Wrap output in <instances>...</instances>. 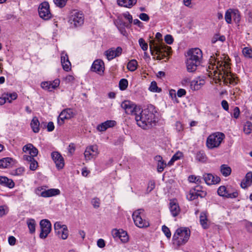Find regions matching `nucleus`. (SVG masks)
I'll use <instances>...</instances> for the list:
<instances>
[{"instance_id": "f257e3e1", "label": "nucleus", "mask_w": 252, "mask_h": 252, "mask_svg": "<svg viewBox=\"0 0 252 252\" xmlns=\"http://www.w3.org/2000/svg\"><path fill=\"white\" fill-rule=\"evenodd\" d=\"M211 70H208V76L213 78L216 83L223 82L226 85L228 84H236L235 78L230 72V63L228 61H222L221 63L218 62V64L214 69L213 65ZM209 69H211V66H209Z\"/></svg>"}, {"instance_id": "f03ea898", "label": "nucleus", "mask_w": 252, "mask_h": 252, "mask_svg": "<svg viewBox=\"0 0 252 252\" xmlns=\"http://www.w3.org/2000/svg\"><path fill=\"white\" fill-rule=\"evenodd\" d=\"M158 112L153 105H148L146 108L135 116L137 125L144 129H149L154 126L157 121Z\"/></svg>"}, {"instance_id": "7ed1b4c3", "label": "nucleus", "mask_w": 252, "mask_h": 252, "mask_svg": "<svg viewBox=\"0 0 252 252\" xmlns=\"http://www.w3.org/2000/svg\"><path fill=\"white\" fill-rule=\"evenodd\" d=\"M202 59V52L200 49L195 48L189 50L187 53L186 60L188 71L189 72L195 71L197 67L200 64Z\"/></svg>"}, {"instance_id": "20e7f679", "label": "nucleus", "mask_w": 252, "mask_h": 252, "mask_svg": "<svg viewBox=\"0 0 252 252\" xmlns=\"http://www.w3.org/2000/svg\"><path fill=\"white\" fill-rule=\"evenodd\" d=\"M149 46L152 55L158 60H161L166 57L169 55L171 50V47L163 43H155L154 40L150 41Z\"/></svg>"}, {"instance_id": "39448f33", "label": "nucleus", "mask_w": 252, "mask_h": 252, "mask_svg": "<svg viewBox=\"0 0 252 252\" xmlns=\"http://www.w3.org/2000/svg\"><path fill=\"white\" fill-rule=\"evenodd\" d=\"M190 236V231L187 228H180L176 230L173 237V244L180 246L186 244Z\"/></svg>"}, {"instance_id": "423d86ee", "label": "nucleus", "mask_w": 252, "mask_h": 252, "mask_svg": "<svg viewBox=\"0 0 252 252\" xmlns=\"http://www.w3.org/2000/svg\"><path fill=\"white\" fill-rule=\"evenodd\" d=\"M132 218L134 224L139 228H146L150 226L149 221L146 218L143 209H139L135 210L132 214Z\"/></svg>"}, {"instance_id": "0eeeda50", "label": "nucleus", "mask_w": 252, "mask_h": 252, "mask_svg": "<svg viewBox=\"0 0 252 252\" xmlns=\"http://www.w3.org/2000/svg\"><path fill=\"white\" fill-rule=\"evenodd\" d=\"M224 138L225 135L222 132H217L212 133L207 138L206 146L209 149L218 148Z\"/></svg>"}, {"instance_id": "6e6552de", "label": "nucleus", "mask_w": 252, "mask_h": 252, "mask_svg": "<svg viewBox=\"0 0 252 252\" xmlns=\"http://www.w3.org/2000/svg\"><path fill=\"white\" fill-rule=\"evenodd\" d=\"M121 107L128 115L135 116L136 114L140 112V108L129 100L123 101L121 104Z\"/></svg>"}, {"instance_id": "1a4fd4ad", "label": "nucleus", "mask_w": 252, "mask_h": 252, "mask_svg": "<svg viewBox=\"0 0 252 252\" xmlns=\"http://www.w3.org/2000/svg\"><path fill=\"white\" fill-rule=\"evenodd\" d=\"M38 13L40 17L44 20L50 19L52 15L50 12V5L48 2H42L38 7Z\"/></svg>"}, {"instance_id": "9d476101", "label": "nucleus", "mask_w": 252, "mask_h": 252, "mask_svg": "<svg viewBox=\"0 0 252 252\" xmlns=\"http://www.w3.org/2000/svg\"><path fill=\"white\" fill-rule=\"evenodd\" d=\"M54 227L55 233L59 238L63 240L67 238L68 230L66 225L63 224L62 222L59 221L55 223Z\"/></svg>"}, {"instance_id": "9b49d317", "label": "nucleus", "mask_w": 252, "mask_h": 252, "mask_svg": "<svg viewBox=\"0 0 252 252\" xmlns=\"http://www.w3.org/2000/svg\"><path fill=\"white\" fill-rule=\"evenodd\" d=\"M84 22V16L82 12L75 11L70 15L69 22L74 27L82 26Z\"/></svg>"}, {"instance_id": "f8f14e48", "label": "nucleus", "mask_w": 252, "mask_h": 252, "mask_svg": "<svg viewBox=\"0 0 252 252\" xmlns=\"http://www.w3.org/2000/svg\"><path fill=\"white\" fill-rule=\"evenodd\" d=\"M224 18L227 24L231 23L232 18L236 23H238L240 20V15L238 10L229 9L225 12Z\"/></svg>"}, {"instance_id": "ddd939ff", "label": "nucleus", "mask_w": 252, "mask_h": 252, "mask_svg": "<svg viewBox=\"0 0 252 252\" xmlns=\"http://www.w3.org/2000/svg\"><path fill=\"white\" fill-rule=\"evenodd\" d=\"M41 232L39 234L40 238L44 239L46 238L51 230V224L49 220L45 219L42 220L40 222Z\"/></svg>"}, {"instance_id": "4468645a", "label": "nucleus", "mask_w": 252, "mask_h": 252, "mask_svg": "<svg viewBox=\"0 0 252 252\" xmlns=\"http://www.w3.org/2000/svg\"><path fill=\"white\" fill-rule=\"evenodd\" d=\"M122 48L121 47H118L116 48L113 47L105 51L104 54L108 61H111L119 57L122 54Z\"/></svg>"}, {"instance_id": "2eb2a0df", "label": "nucleus", "mask_w": 252, "mask_h": 252, "mask_svg": "<svg viewBox=\"0 0 252 252\" xmlns=\"http://www.w3.org/2000/svg\"><path fill=\"white\" fill-rule=\"evenodd\" d=\"M75 115V113L71 109H66L62 111L59 116L58 123L59 125H62L64 123V120L69 119L73 118Z\"/></svg>"}, {"instance_id": "dca6fc26", "label": "nucleus", "mask_w": 252, "mask_h": 252, "mask_svg": "<svg viewBox=\"0 0 252 252\" xmlns=\"http://www.w3.org/2000/svg\"><path fill=\"white\" fill-rule=\"evenodd\" d=\"M99 154L98 148L96 145H92L86 148L84 152V157L87 160H91L94 157Z\"/></svg>"}, {"instance_id": "f3484780", "label": "nucleus", "mask_w": 252, "mask_h": 252, "mask_svg": "<svg viewBox=\"0 0 252 252\" xmlns=\"http://www.w3.org/2000/svg\"><path fill=\"white\" fill-rule=\"evenodd\" d=\"M51 156L57 168L63 169L64 166V161L61 154L58 152H54L52 153Z\"/></svg>"}, {"instance_id": "a211bd4d", "label": "nucleus", "mask_w": 252, "mask_h": 252, "mask_svg": "<svg viewBox=\"0 0 252 252\" xmlns=\"http://www.w3.org/2000/svg\"><path fill=\"white\" fill-rule=\"evenodd\" d=\"M218 193L220 196L230 198H235L238 196V192L237 191L230 193L228 190H227L226 188L224 186H220L218 189Z\"/></svg>"}, {"instance_id": "6ab92c4d", "label": "nucleus", "mask_w": 252, "mask_h": 252, "mask_svg": "<svg viewBox=\"0 0 252 252\" xmlns=\"http://www.w3.org/2000/svg\"><path fill=\"white\" fill-rule=\"evenodd\" d=\"M105 69L104 63L101 60H96L92 65L91 69L98 74L102 75Z\"/></svg>"}, {"instance_id": "aec40b11", "label": "nucleus", "mask_w": 252, "mask_h": 252, "mask_svg": "<svg viewBox=\"0 0 252 252\" xmlns=\"http://www.w3.org/2000/svg\"><path fill=\"white\" fill-rule=\"evenodd\" d=\"M60 81L58 79L54 80L53 81H47L42 82L41 84V87L48 91L51 92L58 88L60 85Z\"/></svg>"}, {"instance_id": "412c9836", "label": "nucleus", "mask_w": 252, "mask_h": 252, "mask_svg": "<svg viewBox=\"0 0 252 252\" xmlns=\"http://www.w3.org/2000/svg\"><path fill=\"white\" fill-rule=\"evenodd\" d=\"M203 179L205 183L208 185L218 184L220 181L219 177L214 176L211 174H205L203 175Z\"/></svg>"}, {"instance_id": "4be33fe9", "label": "nucleus", "mask_w": 252, "mask_h": 252, "mask_svg": "<svg viewBox=\"0 0 252 252\" xmlns=\"http://www.w3.org/2000/svg\"><path fill=\"white\" fill-rule=\"evenodd\" d=\"M116 125V122L113 120H107L97 126L96 129L99 131H104L107 128L112 127Z\"/></svg>"}, {"instance_id": "5701e85b", "label": "nucleus", "mask_w": 252, "mask_h": 252, "mask_svg": "<svg viewBox=\"0 0 252 252\" xmlns=\"http://www.w3.org/2000/svg\"><path fill=\"white\" fill-rule=\"evenodd\" d=\"M170 211L173 217L177 216L181 212L178 203L176 200H171L169 203Z\"/></svg>"}, {"instance_id": "b1692460", "label": "nucleus", "mask_w": 252, "mask_h": 252, "mask_svg": "<svg viewBox=\"0 0 252 252\" xmlns=\"http://www.w3.org/2000/svg\"><path fill=\"white\" fill-rule=\"evenodd\" d=\"M23 159L30 164V169L32 171L35 170L38 167L37 161L32 157L28 155H25L23 157Z\"/></svg>"}, {"instance_id": "393cba45", "label": "nucleus", "mask_w": 252, "mask_h": 252, "mask_svg": "<svg viewBox=\"0 0 252 252\" xmlns=\"http://www.w3.org/2000/svg\"><path fill=\"white\" fill-rule=\"evenodd\" d=\"M23 151L25 153L28 152L30 157H36L38 154V150L34 147L32 144H29L24 146L23 148Z\"/></svg>"}, {"instance_id": "a878e982", "label": "nucleus", "mask_w": 252, "mask_h": 252, "mask_svg": "<svg viewBox=\"0 0 252 252\" xmlns=\"http://www.w3.org/2000/svg\"><path fill=\"white\" fill-rule=\"evenodd\" d=\"M204 194H205V193L203 191H200L196 189H192L187 195V198L189 200H193L198 196L202 197Z\"/></svg>"}, {"instance_id": "bb28decb", "label": "nucleus", "mask_w": 252, "mask_h": 252, "mask_svg": "<svg viewBox=\"0 0 252 252\" xmlns=\"http://www.w3.org/2000/svg\"><path fill=\"white\" fill-rule=\"evenodd\" d=\"M252 183V172H249L247 173L245 179L242 180L241 186L243 189H246L251 185Z\"/></svg>"}, {"instance_id": "cd10ccee", "label": "nucleus", "mask_w": 252, "mask_h": 252, "mask_svg": "<svg viewBox=\"0 0 252 252\" xmlns=\"http://www.w3.org/2000/svg\"><path fill=\"white\" fill-rule=\"evenodd\" d=\"M0 185L12 189L14 188L15 183L12 179L5 176H0Z\"/></svg>"}, {"instance_id": "c85d7f7f", "label": "nucleus", "mask_w": 252, "mask_h": 252, "mask_svg": "<svg viewBox=\"0 0 252 252\" xmlns=\"http://www.w3.org/2000/svg\"><path fill=\"white\" fill-rule=\"evenodd\" d=\"M60 193V191L59 189H51L42 191L41 193V196L43 197H49L58 195Z\"/></svg>"}, {"instance_id": "c756f323", "label": "nucleus", "mask_w": 252, "mask_h": 252, "mask_svg": "<svg viewBox=\"0 0 252 252\" xmlns=\"http://www.w3.org/2000/svg\"><path fill=\"white\" fill-rule=\"evenodd\" d=\"M118 4L121 6L130 8L137 3V0H117Z\"/></svg>"}, {"instance_id": "7c9ffc66", "label": "nucleus", "mask_w": 252, "mask_h": 252, "mask_svg": "<svg viewBox=\"0 0 252 252\" xmlns=\"http://www.w3.org/2000/svg\"><path fill=\"white\" fill-rule=\"evenodd\" d=\"M155 159L158 162L157 170L158 172H161L163 171L164 168L166 166V163L162 159V158L160 156H157L155 157Z\"/></svg>"}, {"instance_id": "2f4dec72", "label": "nucleus", "mask_w": 252, "mask_h": 252, "mask_svg": "<svg viewBox=\"0 0 252 252\" xmlns=\"http://www.w3.org/2000/svg\"><path fill=\"white\" fill-rule=\"evenodd\" d=\"M205 83L203 79H196L190 82V88L193 90H199Z\"/></svg>"}, {"instance_id": "473e14b6", "label": "nucleus", "mask_w": 252, "mask_h": 252, "mask_svg": "<svg viewBox=\"0 0 252 252\" xmlns=\"http://www.w3.org/2000/svg\"><path fill=\"white\" fill-rule=\"evenodd\" d=\"M200 223L204 229H208L210 224L206 213L202 212L200 215Z\"/></svg>"}, {"instance_id": "72a5a7b5", "label": "nucleus", "mask_w": 252, "mask_h": 252, "mask_svg": "<svg viewBox=\"0 0 252 252\" xmlns=\"http://www.w3.org/2000/svg\"><path fill=\"white\" fill-rule=\"evenodd\" d=\"M13 159L11 158H5L0 159V168H6L11 166Z\"/></svg>"}, {"instance_id": "f704fd0d", "label": "nucleus", "mask_w": 252, "mask_h": 252, "mask_svg": "<svg viewBox=\"0 0 252 252\" xmlns=\"http://www.w3.org/2000/svg\"><path fill=\"white\" fill-rule=\"evenodd\" d=\"M31 126L32 131L34 133H37L39 131V122L37 117H34L31 123Z\"/></svg>"}, {"instance_id": "c9c22d12", "label": "nucleus", "mask_w": 252, "mask_h": 252, "mask_svg": "<svg viewBox=\"0 0 252 252\" xmlns=\"http://www.w3.org/2000/svg\"><path fill=\"white\" fill-rule=\"evenodd\" d=\"M220 171L223 176L227 177L231 173V168L226 164H222L220 167Z\"/></svg>"}, {"instance_id": "e433bc0d", "label": "nucleus", "mask_w": 252, "mask_h": 252, "mask_svg": "<svg viewBox=\"0 0 252 252\" xmlns=\"http://www.w3.org/2000/svg\"><path fill=\"white\" fill-rule=\"evenodd\" d=\"M226 40L225 37L224 35H220L219 33H216L214 35L212 39L211 42L213 44H215L217 42H220V43L224 42Z\"/></svg>"}, {"instance_id": "4c0bfd02", "label": "nucleus", "mask_w": 252, "mask_h": 252, "mask_svg": "<svg viewBox=\"0 0 252 252\" xmlns=\"http://www.w3.org/2000/svg\"><path fill=\"white\" fill-rule=\"evenodd\" d=\"M137 62L135 60H132L128 63L127 68L130 71H134L137 69Z\"/></svg>"}, {"instance_id": "58836bf2", "label": "nucleus", "mask_w": 252, "mask_h": 252, "mask_svg": "<svg viewBox=\"0 0 252 252\" xmlns=\"http://www.w3.org/2000/svg\"><path fill=\"white\" fill-rule=\"evenodd\" d=\"M119 238L123 243L127 242L128 240V236L127 235V232L122 229H121Z\"/></svg>"}, {"instance_id": "ea45409f", "label": "nucleus", "mask_w": 252, "mask_h": 252, "mask_svg": "<svg viewBox=\"0 0 252 252\" xmlns=\"http://www.w3.org/2000/svg\"><path fill=\"white\" fill-rule=\"evenodd\" d=\"M27 224L28 226V228L30 230V232L31 233L34 232L35 231V222L33 219H30L27 221Z\"/></svg>"}, {"instance_id": "a19ab883", "label": "nucleus", "mask_w": 252, "mask_h": 252, "mask_svg": "<svg viewBox=\"0 0 252 252\" xmlns=\"http://www.w3.org/2000/svg\"><path fill=\"white\" fill-rule=\"evenodd\" d=\"M244 132L246 134H250L252 130V123L250 122H247L244 126Z\"/></svg>"}, {"instance_id": "79ce46f5", "label": "nucleus", "mask_w": 252, "mask_h": 252, "mask_svg": "<svg viewBox=\"0 0 252 252\" xmlns=\"http://www.w3.org/2000/svg\"><path fill=\"white\" fill-rule=\"evenodd\" d=\"M6 101L9 103H11L12 100H15L17 98V94L16 93H13L11 94H4Z\"/></svg>"}, {"instance_id": "37998d69", "label": "nucleus", "mask_w": 252, "mask_h": 252, "mask_svg": "<svg viewBox=\"0 0 252 252\" xmlns=\"http://www.w3.org/2000/svg\"><path fill=\"white\" fill-rule=\"evenodd\" d=\"M182 155L183 154L181 152H177L174 155L170 160L168 162V164L169 165H172L175 161L180 159L181 157H182Z\"/></svg>"}, {"instance_id": "c03bdc74", "label": "nucleus", "mask_w": 252, "mask_h": 252, "mask_svg": "<svg viewBox=\"0 0 252 252\" xmlns=\"http://www.w3.org/2000/svg\"><path fill=\"white\" fill-rule=\"evenodd\" d=\"M244 56L248 58H252V49L249 47H245L242 50Z\"/></svg>"}, {"instance_id": "a18cd8bd", "label": "nucleus", "mask_w": 252, "mask_h": 252, "mask_svg": "<svg viewBox=\"0 0 252 252\" xmlns=\"http://www.w3.org/2000/svg\"><path fill=\"white\" fill-rule=\"evenodd\" d=\"M128 86V81L126 79H122L120 81L119 87L121 90H125Z\"/></svg>"}, {"instance_id": "49530a36", "label": "nucleus", "mask_w": 252, "mask_h": 252, "mask_svg": "<svg viewBox=\"0 0 252 252\" xmlns=\"http://www.w3.org/2000/svg\"><path fill=\"white\" fill-rule=\"evenodd\" d=\"M196 159L199 161L205 162L207 160V157L205 154L199 152L196 155Z\"/></svg>"}, {"instance_id": "de8ad7c7", "label": "nucleus", "mask_w": 252, "mask_h": 252, "mask_svg": "<svg viewBox=\"0 0 252 252\" xmlns=\"http://www.w3.org/2000/svg\"><path fill=\"white\" fill-rule=\"evenodd\" d=\"M188 180L189 182L195 183L199 184L201 183V179L199 176H195L194 175H190L188 178Z\"/></svg>"}, {"instance_id": "09e8293b", "label": "nucleus", "mask_w": 252, "mask_h": 252, "mask_svg": "<svg viewBox=\"0 0 252 252\" xmlns=\"http://www.w3.org/2000/svg\"><path fill=\"white\" fill-rule=\"evenodd\" d=\"M149 89L153 92H160L161 91L160 89H158L157 83L155 81L152 82Z\"/></svg>"}, {"instance_id": "8fccbe9b", "label": "nucleus", "mask_w": 252, "mask_h": 252, "mask_svg": "<svg viewBox=\"0 0 252 252\" xmlns=\"http://www.w3.org/2000/svg\"><path fill=\"white\" fill-rule=\"evenodd\" d=\"M67 0H54V2L56 5L59 7H63L67 2Z\"/></svg>"}, {"instance_id": "3c124183", "label": "nucleus", "mask_w": 252, "mask_h": 252, "mask_svg": "<svg viewBox=\"0 0 252 252\" xmlns=\"http://www.w3.org/2000/svg\"><path fill=\"white\" fill-rule=\"evenodd\" d=\"M139 45L140 46V47H141V48L144 51H146L148 49V44L145 41V40H144V39L141 38L139 39Z\"/></svg>"}, {"instance_id": "603ef678", "label": "nucleus", "mask_w": 252, "mask_h": 252, "mask_svg": "<svg viewBox=\"0 0 252 252\" xmlns=\"http://www.w3.org/2000/svg\"><path fill=\"white\" fill-rule=\"evenodd\" d=\"M100 201L98 198L95 197L92 200V204L94 208H98L100 206Z\"/></svg>"}, {"instance_id": "864d4df0", "label": "nucleus", "mask_w": 252, "mask_h": 252, "mask_svg": "<svg viewBox=\"0 0 252 252\" xmlns=\"http://www.w3.org/2000/svg\"><path fill=\"white\" fill-rule=\"evenodd\" d=\"M63 69L66 71H69L71 69V63L69 61H66L64 63H62Z\"/></svg>"}, {"instance_id": "5fc2aeb1", "label": "nucleus", "mask_w": 252, "mask_h": 252, "mask_svg": "<svg viewBox=\"0 0 252 252\" xmlns=\"http://www.w3.org/2000/svg\"><path fill=\"white\" fill-rule=\"evenodd\" d=\"M162 230L163 232V233H164V234L165 235V236L168 238H170L171 237V234L170 231L169 229L167 226H166L165 225L162 226Z\"/></svg>"}, {"instance_id": "6e6d98bb", "label": "nucleus", "mask_w": 252, "mask_h": 252, "mask_svg": "<svg viewBox=\"0 0 252 252\" xmlns=\"http://www.w3.org/2000/svg\"><path fill=\"white\" fill-rule=\"evenodd\" d=\"M68 153L69 156H72L75 150V146L73 143H70L67 148Z\"/></svg>"}, {"instance_id": "4d7b16f0", "label": "nucleus", "mask_w": 252, "mask_h": 252, "mask_svg": "<svg viewBox=\"0 0 252 252\" xmlns=\"http://www.w3.org/2000/svg\"><path fill=\"white\" fill-rule=\"evenodd\" d=\"M164 40L166 43L168 44H171L173 42V37L170 35L167 34L164 37Z\"/></svg>"}, {"instance_id": "13d9d810", "label": "nucleus", "mask_w": 252, "mask_h": 252, "mask_svg": "<svg viewBox=\"0 0 252 252\" xmlns=\"http://www.w3.org/2000/svg\"><path fill=\"white\" fill-rule=\"evenodd\" d=\"M61 60L62 63H64V62L66 61H69L68 57L67 54L64 52H63L61 54Z\"/></svg>"}, {"instance_id": "bf43d9fd", "label": "nucleus", "mask_w": 252, "mask_h": 252, "mask_svg": "<svg viewBox=\"0 0 252 252\" xmlns=\"http://www.w3.org/2000/svg\"><path fill=\"white\" fill-rule=\"evenodd\" d=\"M139 18L144 21H148L149 20V16L145 13H142L139 15Z\"/></svg>"}, {"instance_id": "052dcab7", "label": "nucleus", "mask_w": 252, "mask_h": 252, "mask_svg": "<svg viewBox=\"0 0 252 252\" xmlns=\"http://www.w3.org/2000/svg\"><path fill=\"white\" fill-rule=\"evenodd\" d=\"M8 241L10 245L14 246L16 244V239L14 236H10L8 237Z\"/></svg>"}, {"instance_id": "680f3d73", "label": "nucleus", "mask_w": 252, "mask_h": 252, "mask_svg": "<svg viewBox=\"0 0 252 252\" xmlns=\"http://www.w3.org/2000/svg\"><path fill=\"white\" fill-rule=\"evenodd\" d=\"M155 187V183L153 181H149L147 187V190L150 192Z\"/></svg>"}, {"instance_id": "e2e57ef3", "label": "nucleus", "mask_w": 252, "mask_h": 252, "mask_svg": "<svg viewBox=\"0 0 252 252\" xmlns=\"http://www.w3.org/2000/svg\"><path fill=\"white\" fill-rule=\"evenodd\" d=\"M222 107L225 111H228L229 109V105L227 101L225 100H223L221 102Z\"/></svg>"}, {"instance_id": "0e129e2a", "label": "nucleus", "mask_w": 252, "mask_h": 252, "mask_svg": "<svg viewBox=\"0 0 252 252\" xmlns=\"http://www.w3.org/2000/svg\"><path fill=\"white\" fill-rule=\"evenodd\" d=\"M186 94V91L185 89H180L178 90L177 93V95L178 97H182L183 96H184Z\"/></svg>"}, {"instance_id": "69168bd1", "label": "nucleus", "mask_w": 252, "mask_h": 252, "mask_svg": "<svg viewBox=\"0 0 252 252\" xmlns=\"http://www.w3.org/2000/svg\"><path fill=\"white\" fill-rule=\"evenodd\" d=\"M240 115V110L238 107L234 108L233 110V116L235 118L237 119L239 117Z\"/></svg>"}, {"instance_id": "338daca9", "label": "nucleus", "mask_w": 252, "mask_h": 252, "mask_svg": "<svg viewBox=\"0 0 252 252\" xmlns=\"http://www.w3.org/2000/svg\"><path fill=\"white\" fill-rule=\"evenodd\" d=\"M121 230L113 229L112 231V234L114 238H119Z\"/></svg>"}, {"instance_id": "774afa93", "label": "nucleus", "mask_w": 252, "mask_h": 252, "mask_svg": "<svg viewBox=\"0 0 252 252\" xmlns=\"http://www.w3.org/2000/svg\"><path fill=\"white\" fill-rule=\"evenodd\" d=\"M97 245L98 247L100 248H104L105 247V244L103 239H99L97 240Z\"/></svg>"}]
</instances>
